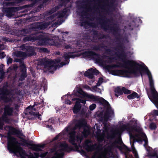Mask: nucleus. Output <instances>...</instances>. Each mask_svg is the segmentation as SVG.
I'll return each instance as SVG.
<instances>
[{"mask_svg": "<svg viewBox=\"0 0 158 158\" xmlns=\"http://www.w3.org/2000/svg\"><path fill=\"white\" fill-rule=\"evenodd\" d=\"M120 53L118 51V52L115 53V54L123 63L118 62L117 63L119 65L113 64L108 65L107 66V69L109 72H110V69L120 67L127 69L128 70L135 69L137 72L140 69V67H142L141 64L132 60H127L126 61L127 56L124 50H120Z\"/></svg>", "mask_w": 158, "mask_h": 158, "instance_id": "obj_1", "label": "nucleus"}, {"mask_svg": "<svg viewBox=\"0 0 158 158\" xmlns=\"http://www.w3.org/2000/svg\"><path fill=\"white\" fill-rule=\"evenodd\" d=\"M87 124L83 121H79L75 125L74 127L70 128L69 127H67L64 129V131H62L60 134L56 135L52 140V142L57 140H60L64 139L66 134V133L69 132V142L72 145L77 146V144L75 143V136L76 132L75 130L77 128L80 129L81 127L85 126Z\"/></svg>", "mask_w": 158, "mask_h": 158, "instance_id": "obj_2", "label": "nucleus"}, {"mask_svg": "<svg viewBox=\"0 0 158 158\" xmlns=\"http://www.w3.org/2000/svg\"><path fill=\"white\" fill-rule=\"evenodd\" d=\"M99 16L100 18L97 19L99 21V23L101 25L102 28L105 31L109 30L113 32V34L114 35L117 34L119 30V27L116 25H114L111 27L109 24L111 22L110 19L112 20L113 19L111 18L110 19L107 18L103 15H100Z\"/></svg>", "mask_w": 158, "mask_h": 158, "instance_id": "obj_3", "label": "nucleus"}, {"mask_svg": "<svg viewBox=\"0 0 158 158\" xmlns=\"http://www.w3.org/2000/svg\"><path fill=\"white\" fill-rule=\"evenodd\" d=\"M48 25L47 23H34L29 25L27 29L20 30V33L23 32L24 33L27 34L29 33L30 31H35L38 29L44 30L48 27Z\"/></svg>", "mask_w": 158, "mask_h": 158, "instance_id": "obj_4", "label": "nucleus"}, {"mask_svg": "<svg viewBox=\"0 0 158 158\" xmlns=\"http://www.w3.org/2000/svg\"><path fill=\"white\" fill-rule=\"evenodd\" d=\"M19 145L16 139L11 138L8 141V149L10 153L18 156L20 155Z\"/></svg>", "mask_w": 158, "mask_h": 158, "instance_id": "obj_5", "label": "nucleus"}, {"mask_svg": "<svg viewBox=\"0 0 158 158\" xmlns=\"http://www.w3.org/2000/svg\"><path fill=\"white\" fill-rule=\"evenodd\" d=\"M110 73L114 75L124 77H129L128 74H133L136 77L139 76V74L135 69L113 70L110 71Z\"/></svg>", "mask_w": 158, "mask_h": 158, "instance_id": "obj_6", "label": "nucleus"}, {"mask_svg": "<svg viewBox=\"0 0 158 158\" xmlns=\"http://www.w3.org/2000/svg\"><path fill=\"white\" fill-rule=\"evenodd\" d=\"M142 71L145 72L148 76L149 79L151 92V94H152L157 91L154 87V82L152 79L151 74L147 66H146L145 67H144L142 65V67H140V69L137 71V73L139 74V76L140 75L142 77H143Z\"/></svg>", "mask_w": 158, "mask_h": 158, "instance_id": "obj_7", "label": "nucleus"}, {"mask_svg": "<svg viewBox=\"0 0 158 158\" xmlns=\"http://www.w3.org/2000/svg\"><path fill=\"white\" fill-rule=\"evenodd\" d=\"M134 121L131 120L130 123H127V124H124L120 126V130L122 132L126 131L129 132V134L130 135V137L131 136L133 138H134V136L132 135L131 133L133 130H136V122L135 121V124L132 126V123L134 122Z\"/></svg>", "mask_w": 158, "mask_h": 158, "instance_id": "obj_8", "label": "nucleus"}, {"mask_svg": "<svg viewBox=\"0 0 158 158\" xmlns=\"http://www.w3.org/2000/svg\"><path fill=\"white\" fill-rule=\"evenodd\" d=\"M83 55L89 58L94 60L96 62L101 64L103 63V60L100 57V55L92 51H87L83 52Z\"/></svg>", "mask_w": 158, "mask_h": 158, "instance_id": "obj_9", "label": "nucleus"}, {"mask_svg": "<svg viewBox=\"0 0 158 158\" xmlns=\"http://www.w3.org/2000/svg\"><path fill=\"white\" fill-rule=\"evenodd\" d=\"M58 147L61 148L63 151L67 152H70L73 150V148L71 146H69L68 144L59 142L55 145L54 148H51V152H55Z\"/></svg>", "mask_w": 158, "mask_h": 158, "instance_id": "obj_10", "label": "nucleus"}, {"mask_svg": "<svg viewBox=\"0 0 158 158\" xmlns=\"http://www.w3.org/2000/svg\"><path fill=\"white\" fill-rule=\"evenodd\" d=\"M87 97L89 99H91L94 101H97L99 102L101 104L105 106H106L108 108L110 106L109 103L102 98H99L98 96H95L94 95H87Z\"/></svg>", "mask_w": 158, "mask_h": 158, "instance_id": "obj_11", "label": "nucleus"}, {"mask_svg": "<svg viewBox=\"0 0 158 158\" xmlns=\"http://www.w3.org/2000/svg\"><path fill=\"white\" fill-rule=\"evenodd\" d=\"M117 143H118L117 142V141L115 140L110 145L106 148L104 149V152H102L99 157L101 158L102 157H106L107 154L112 153L113 150L115 147L116 144H117Z\"/></svg>", "mask_w": 158, "mask_h": 158, "instance_id": "obj_12", "label": "nucleus"}, {"mask_svg": "<svg viewBox=\"0 0 158 158\" xmlns=\"http://www.w3.org/2000/svg\"><path fill=\"white\" fill-rule=\"evenodd\" d=\"M78 7L79 9H83L79 14L82 17H83L84 16H87L88 15V12H91L93 10V8L90 5L88 6L87 4H82L81 5H79Z\"/></svg>", "mask_w": 158, "mask_h": 158, "instance_id": "obj_13", "label": "nucleus"}, {"mask_svg": "<svg viewBox=\"0 0 158 158\" xmlns=\"http://www.w3.org/2000/svg\"><path fill=\"white\" fill-rule=\"evenodd\" d=\"M53 62L51 61V60L48 59L46 58L41 59L39 61V63L44 68L51 69L53 68Z\"/></svg>", "mask_w": 158, "mask_h": 158, "instance_id": "obj_14", "label": "nucleus"}, {"mask_svg": "<svg viewBox=\"0 0 158 158\" xmlns=\"http://www.w3.org/2000/svg\"><path fill=\"white\" fill-rule=\"evenodd\" d=\"M22 48L26 50L28 57H31L35 56L36 54L35 52V48L32 46H26L25 44H22L20 46V48Z\"/></svg>", "mask_w": 158, "mask_h": 158, "instance_id": "obj_15", "label": "nucleus"}, {"mask_svg": "<svg viewBox=\"0 0 158 158\" xmlns=\"http://www.w3.org/2000/svg\"><path fill=\"white\" fill-rule=\"evenodd\" d=\"M107 46L103 44H98L93 45L91 47V48L92 50L94 51L101 50L102 48H103L105 50L106 52L109 54H110V53L113 51L110 49H105V48Z\"/></svg>", "mask_w": 158, "mask_h": 158, "instance_id": "obj_16", "label": "nucleus"}, {"mask_svg": "<svg viewBox=\"0 0 158 158\" xmlns=\"http://www.w3.org/2000/svg\"><path fill=\"white\" fill-rule=\"evenodd\" d=\"M47 37L42 35H39L38 36H35V41L38 40L39 45L40 46L47 45Z\"/></svg>", "mask_w": 158, "mask_h": 158, "instance_id": "obj_17", "label": "nucleus"}, {"mask_svg": "<svg viewBox=\"0 0 158 158\" xmlns=\"http://www.w3.org/2000/svg\"><path fill=\"white\" fill-rule=\"evenodd\" d=\"M26 111L28 112L29 115L27 117L28 119L29 120H33L35 119L36 118H37L39 120H41V118L40 116L41 115L39 113V112H35L32 111V110H30L28 111Z\"/></svg>", "mask_w": 158, "mask_h": 158, "instance_id": "obj_18", "label": "nucleus"}, {"mask_svg": "<svg viewBox=\"0 0 158 158\" xmlns=\"http://www.w3.org/2000/svg\"><path fill=\"white\" fill-rule=\"evenodd\" d=\"M88 72L85 71L84 73L85 76L88 77L89 78L93 79L94 77V75H97L99 73L96 69L94 70L92 68H90L88 70Z\"/></svg>", "mask_w": 158, "mask_h": 158, "instance_id": "obj_19", "label": "nucleus"}, {"mask_svg": "<svg viewBox=\"0 0 158 158\" xmlns=\"http://www.w3.org/2000/svg\"><path fill=\"white\" fill-rule=\"evenodd\" d=\"M59 37L58 36H55L52 38L47 37V45L48 44L50 45H54L57 46L58 44L57 40L58 39Z\"/></svg>", "mask_w": 158, "mask_h": 158, "instance_id": "obj_20", "label": "nucleus"}, {"mask_svg": "<svg viewBox=\"0 0 158 158\" xmlns=\"http://www.w3.org/2000/svg\"><path fill=\"white\" fill-rule=\"evenodd\" d=\"M45 144H33V143H31L30 145V149L35 151L37 152H41L42 151V150L41 148H44L45 147Z\"/></svg>", "mask_w": 158, "mask_h": 158, "instance_id": "obj_21", "label": "nucleus"}, {"mask_svg": "<svg viewBox=\"0 0 158 158\" xmlns=\"http://www.w3.org/2000/svg\"><path fill=\"white\" fill-rule=\"evenodd\" d=\"M89 142H85L84 146V148L87 152H92L95 150L96 144H89Z\"/></svg>", "mask_w": 158, "mask_h": 158, "instance_id": "obj_22", "label": "nucleus"}, {"mask_svg": "<svg viewBox=\"0 0 158 158\" xmlns=\"http://www.w3.org/2000/svg\"><path fill=\"white\" fill-rule=\"evenodd\" d=\"M69 53L65 52L63 54V57L65 60L61 62L59 66L60 67H62L63 66L68 64L69 62Z\"/></svg>", "mask_w": 158, "mask_h": 158, "instance_id": "obj_23", "label": "nucleus"}, {"mask_svg": "<svg viewBox=\"0 0 158 158\" xmlns=\"http://www.w3.org/2000/svg\"><path fill=\"white\" fill-rule=\"evenodd\" d=\"M33 143V141L31 140H27L24 138L20 137V146L28 147L30 146L31 143Z\"/></svg>", "mask_w": 158, "mask_h": 158, "instance_id": "obj_24", "label": "nucleus"}, {"mask_svg": "<svg viewBox=\"0 0 158 158\" xmlns=\"http://www.w3.org/2000/svg\"><path fill=\"white\" fill-rule=\"evenodd\" d=\"M82 106V105L79 102H76L75 105L73 109V113L75 114H77L80 110Z\"/></svg>", "mask_w": 158, "mask_h": 158, "instance_id": "obj_25", "label": "nucleus"}, {"mask_svg": "<svg viewBox=\"0 0 158 158\" xmlns=\"http://www.w3.org/2000/svg\"><path fill=\"white\" fill-rule=\"evenodd\" d=\"M147 151L148 152V156L150 158L155 157L157 156V153L156 152H152V148L148 146L147 148H146Z\"/></svg>", "mask_w": 158, "mask_h": 158, "instance_id": "obj_26", "label": "nucleus"}, {"mask_svg": "<svg viewBox=\"0 0 158 158\" xmlns=\"http://www.w3.org/2000/svg\"><path fill=\"white\" fill-rule=\"evenodd\" d=\"M114 113V111L111 110L110 111H107L105 113V114L103 117V121L104 122H107L109 120V118L110 117V114H113Z\"/></svg>", "mask_w": 158, "mask_h": 158, "instance_id": "obj_27", "label": "nucleus"}, {"mask_svg": "<svg viewBox=\"0 0 158 158\" xmlns=\"http://www.w3.org/2000/svg\"><path fill=\"white\" fill-rule=\"evenodd\" d=\"M67 11L68 9L65 8L63 9V10L58 12L56 14L57 17L59 18L64 17L66 15Z\"/></svg>", "mask_w": 158, "mask_h": 158, "instance_id": "obj_28", "label": "nucleus"}, {"mask_svg": "<svg viewBox=\"0 0 158 158\" xmlns=\"http://www.w3.org/2000/svg\"><path fill=\"white\" fill-rule=\"evenodd\" d=\"M114 0H110V1L109 3L106 4V5L108 6L106 9H105L103 7H102V9L105 10L107 13L110 12V9L112 8L113 6L114 5Z\"/></svg>", "mask_w": 158, "mask_h": 158, "instance_id": "obj_29", "label": "nucleus"}, {"mask_svg": "<svg viewBox=\"0 0 158 158\" xmlns=\"http://www.w3.org/2000/svg\"><path fill=\"white\" fill-rule=\"evenodd\" d=\"M140 133L141 134V136L143 138V141H144L145 142L143 145L144 146L145 148H146L147 146H148V141L147 137L146 134L143 132H140Z\"/></svg>", "mask_w": 158, "mask_h": 158, "instance_id": "obj_30", "label": "nucleus"}, {"mask_svg": "<svg viewBox=\"0 0 158 158\" xmlns=\"http://www.w3.org/2000/svg\"><path fill=\"white\" fill-rule=\"evenodd\" d=\"M124 47L123 45V43L119 42L117 43V46L116 47H114L112 48L114 49L115 50L118 52V50H124L123 48Z\"/></svg>", "mask_w": 158, "mask_h": 158, "instance_id": "obj_31", "label": "nucleus"}, {"mask_svg": "<svg viewBox=\"0 0 158 158\" xmlns=\"http://www.w3.org/2000/svg\"><path fill=\"white\" fill-rule=\"evenodd\" d=\"M27 70L25 64L20 58V72L27 73Z\"/></svg>", "mask_w": 158, "mask_h": 158, "instance_id": "obj_32", "label": "nucleus"}, {"mask_svg": "<svg viewBox=\"0 0 158 158\" xmlns=\"http://www.w3.org/2000/svg\"><path fill=\"white\" fill-rule=\"evenodd\" d=\"M114 91L115 93V95L117 97L123 94L122 88L121 89L119 87L115 88Z\"/></svg>", "mask_w": 158, "mask_h": 158, "instance_id": "obj_33", "label": "nucleus"}, {"mask_svg": "<svg viewBox=\"0 0 158 158\" xmlns=\"http://www.w3.org/2000/svg\"><path fill=\"white\" fill-rule=\"evenodd\" d=\"M127 98L129 99H132L136 98H139V96L137 93L134 92L131 94L128 95Z\"/></svg>", "mask_w": 158, "mask_h": 158, "instance_id": "obj_34", "label": "nucleus"}, {"mask_svg": "<svg viewBox=\"0 0 158 158\" xmlns=\"http://www.w3.org/2000/svg\"><path fill=\"white\" fill-rule=\"evenodd\" d=\"M117 134L114 132H113L110 134L107 133L106 135V138L108 139H112L115 138Z\"/></svg>", "mask_w": 158, "mask_h": 158, "instance_id": "obj_35", "label": "nucleus"}, {"mask_svg": "<svg viewBox=\"0 0 158 158\" xmlns=\"http://www.w3.org/2000/svg\"><path fill=\"white\" fill-rule=\"evenodd\" d=\"M21 153L24 156H28L29 158H35L34 155L32 154L31 155H28L25 151H23L22 148L20 147V158L22 157Z\"/></svg>", "mask_w": 158, "mask_h": 158, "instance_id": "obj_36", "label": "nucleus"}, {"mask_svg": "<svg viewBox=\"0 0 158 158\" xmlns=\"http://www.w3.org/2000/svg\"><path fill=\"white\" fill-rule=\"evenodd\" d=\"M40 104V103L38 102H35L33 106L30 105L26 108V110L27 111H28L30 110H33L34 111H35L36 110V109L34 108V107L35 106H38Z\"/></svg>", "mask_w": 158, "mask_h": 158, "instance_id": "obj_37", "label": "nucleus"}, {"mask_svg": "<svg viewBox=\"0 0 158 158\" xmlns=\"http://www.w3.org/2000/svg\"><path fill=\"white\" fill-rule=\"evenodd\" d=\"M77 93L79 94H80L81 95H82L83 96L87 98H88V99H89V98H88V97H87V96H86L87 95H94L93 94H88L87 93H85L84 92H83V90L81 89H78V90L77 91Z\"/></svg>", "mask_w": 158, "mask_h": 158, "instance_id": "obj_38", "label": "nucleus"}, {"mask_svg": "<svg viewBox=\"0 0 158 158\" xmlns=\"http://www.w3.org/2000/svg\"><path fill=\"white\" fill-rule=\"evenodd\" d=\"M35 37L34 36H27L25 37L23 40L24 42L29 41H35Z\"/></svg>", "mask_w": 158, "mask_h": 158, "instance_id": "obj_39", "label": "nucleus"}, {"mask_svg": "<svg viewBox=\"0 0 158 158\" xmlns=\"http://www.w3.org/2000/svg\"><path fill=\"white\" fill-rule=\"evenodd\" d=\"M72 101H76V102H79V103H82L85 104L86 103V100L84 99H79L77 98H73Z\"/></svg>", "mask_w": 158, "mask_h": 158, "instance_id": "obj_40", "label": "nucleus"}, {"mask_svg": "<svg viewBox=\"0 0 158 158\" xmlns=\"http://www.w3.org/2000/svg\"><path fill=\"white\" fill-rule=\"evenodd\" d=\"M12 111V109L8 107H6L5 109V113L6 115H10Z\"/></svg>", "mask_w": 158, "mask_h": 158, "instance_id": "obj_41", "label": "nucleus"}, {"mask_svg": "<svg viewBox=\"0 0 158 158\" xmlns=\"http://www.w3.org/2000/svg\"><path fill=\"white\" fill-rule=\"evenodd\" d=\"M13 56L16 61H18L20 58V53L18 52L13 54Z\"/></svg>", "mask_w": 158, "mask_h": 158, "instance_id": "obj_42", "label": "nucleus"}, {"mask_svg": "<svg viewBox=\"0 0 158 158\" xmlns=\"http://www.w3.org/2000/svg\"><path fill=\"white\" fill-rule=\"evenodd\" d=\"M28 56L27 54L26 51L25 52L20 51V58L21 60L26 58Z\"/></svg>", "mask_w": 158, "mask_h": 158, "instance_id": "obj_43", "label": "nucleus"}, {"mask_svg": "<svg viewBox=\"0 0 158 158\" xmlns=\"http://www.w3.org/2000/svg\"><path fill=\"white\" fill-rule=\"evenodd\" d=\"M27 76V73L20 72V81L24 80Z\"/></svg>", "mask_w": 158, "mask_h": 158, "instance_id": "obj_44", "label": "nucleus"}, {"mask_svg": "<svg viewBox=\"0 0 158 158\" xmlns=\"http://www.w3.org/2000/svg\"><path fill=\"white\" fill-rule=\"evenodd\" d=\"M51 61L53 62V68L55 67V68H57V67L58 66L56 65H55V64L60 63V60L59 59H55L54 60H51Z\"/></svg>", "mask_w": 158, "mask_h": 158, "instance_id": "obj_45", "label": "nucleus"}, {"mask_svg": "<svg viewBox=\"0 0 158 158\" xmlns=\"http://www.w3.org/2000/svg\"><path fill=\"white\" fill-rule=\"evenodd\" d=\"M54 12V11L53 10L52 8L51 10H47L44 13V16H48L51 15Z\"/></svg>", "mask_w": 158, "mask_h": 158, "instance_id": "obj_46", "label": "nucleus"}, {"mask_svg": "<svg viewBox=\"0 0 158 158\" xmlns=\"http://www.w3.org/2000/svg\"><path fill=\"white\" fill-rule=\"evenodd\" d=\"M89 131L85 128L84 129L83 131L82 132V134L85 137L88 136L89 133Z\"/></svg>", "mask_w": 158, "mask_h": 158, "instance_id": "obj_47", "label": "nucleus"}, {"mask_svg": "<svg viewBox=\"0 0 158 158\" xmlns=\"http://www.w3.org/2000/svg\"><path fill=\"white\" fill-rule=\"evenodd\" d=\"M64 156V153L62 152L55 153L54 156L56 158H62Z\"/></svg>", "mask_w": 158, "mask_h": 158, "instance_id": "obj_48", "label": "nucleus"}, {"mask_svg": "<svg viewBox=\"0 0 158 158\" xmlns=\"http://www.w3.org/2000/svg\"><path fill=\"white\" fill-rule=\"evenodd\" d=\"M122 90L123 94L124 93V94H128L131 93V91L130 90L126 89L125 87H122Z\"/></svg>", "mask_w": 158, "mask_h": 158, "instance_id": "obj_49", "label": "nucleus"}, {"mask_svg": "<svg viewBox=\"0 0 158 158\" xmlns=\"http://www.w3.org/2000/svg\"><path fill=\"white\" fill-rule=\"evenodd\" d=\"M131 151L132 152L133 154H135L136 158H137V157H138V155L137 154V152L135 149V148L134 146V144L131 145Z\"/></svg>", "mask_w": 158, "mask_h": 158, "instance_id": "obj_50", "label": "nucleus"}, {"mask_svg": "<svg viewBox=\"0 0 158 158\" xmlns=\"http://www.w3.org/2000/svg\"><path fill=\"white\" fill-rule=\"evenodd\" d=\"M149 128L151 130H154L156 129L157 127L154 123H152L149 125Z\"/></svg>", "mask_w": 158, "mask_h": 158, "instance_id": "obj_51", "label": "nucleus"}, {"mask_svg": "<svg viewBox=\"0 0 158 158\" xmlns=\"http://www.w3.org/2000/svg\"><path fill=\"white\" fill-rule=\"evenodd\" d=\"M40 52H43L44 53H48L49 52V51L47 48H40Z\"/></svg>", "mask_w": 158, "mask_h": 158, "instance_id": "obj_52", "label": "nucleus"}, {"mask_svg": "<svg viewBox=\"0 0 158 158\" xmlns=\"http://www.w3.org/2000/svg\"><path fill=\"white\" fill-rule=\"evenodd\" d=\"M63 5V4L61 3L60 5H58L52 8L53 10L54 11V12H56L57 10L59 9L60 7V6H62Z\"/></svg>", "mask_w": 158, "mask_h": 158, "instance_id": "obj_53", "label": "nucleus"}, {"mask_svg": "<svg viewBox=\"0 0 158 158\" xmlns=\"http://www.w3.org/2000/svg\"><path fill=\"white\" fill-rule=\"evenodd\" d=\"M82 139L81 137L79 136H77L76 137V136H75V143H76V142H79L80 143H81Z\"/></svg>", "mask_w": 158, "mask_h": 158, "instance_id": "obj_54", "label": "nucleus"}, {"mask_svg": "<svg viewBox=\"0 0 158 158\" xmlns=\"http://www.w3.org/2000/svg\"><path fill=\"white\" fill-rule=\"evenodd\" d=\"M105 57H108V62L110 63H111L113 62V60L114 59V57H109L105 56Z\"/></svg>", "mask_w": 158, "mask_h": 158, "instance_id": "obj_55", "label": "nucleus"}, {"mask_svg": "<svg viewBox=\"0 0 158 158\" xmlns=\"http://www.w3.org/2000/svg\"><path fill=\"white\" fill-rule=\"evenodd\" d=\"M96 104H93L90 106L89 109L90 110H93L96 108Z\"/></svg>", "mask_w": 158, "mask_h": 158, "instance_id": "obj_56", "label": "nucleus"}, {"mask_svg": "<svg viewBox=\"0 0 158 158\" xmlns=\"http://www.w3.org/2000/svg\"><path fill=\"white\" fill-rule=\"evenodd\" d=\"M56 16H57L56 14L51 15L48 17V19L50 20H52L54 19Z\"/></svg>", "mask_w": 158, "mask_h": 158, "instance_id": "obj_57", "label": "nucleus"}, {"mask_svg": "<svg viewBox=\"0 0 158 158\" xmlns=\"http://www.w3.org/2000/svg\"><path fill=\"white\" fill-rule=\"evenodd\" d=\"M124 149L126 151L125 153H128L129 152H131V151L127 146L125 145L124 146Z\"/></svg>", "mask_w": 158, "mask_h": 158, "instance_id": "obj_58", "label": "nucleus"}, {"mask_svg": "<svg viewBox=\"0 0 158 158\" xmlns=\"http://www.w3.org/2000/svg\"><path fill=\"white\" fill-rule=\"evenodd\" d=\"M106 38V35H105L103 34H102L101 35H100V36H99L98 37V40H101V39H104L105 38Z\"/></svg>", "mask_w": 158, "mask_h": 158, "instance_id": "obj_59", "label": "nucleus"}, {"mask_svg": "<svg viewBox=\"0 0 158 158\" xmlns=\"http://www.w3.org/2000/svg\"><path fill=\"white\" fill-rule=\"evenodd\" d=\"M103 124L104 127L105 129H107L108 128V126L107 125V122H104V121H103Z\"/></svg>", "mask_w": 158, "mask_h": 158, "instance_id": "obj_60", "label": "nucleus"}, {"mask_svg": "<svg viewBox=\"0 0 158 158\" xmlns=\"http://www.w3.org/2000/svg\"><path fill=\"white\" fill-rule=\"evenodd\" d=\"M104 138H105V134H102L101 136V137L98 140L102 142L103 141Z\"/></svg>", "mask_w": 158, "mask_h": 158, "instance_id": "obj_61", "label": "nucleus"}, {"mask_svg": "<svg viewBox=\"0 0 158 158\" xmlns=\"http://www.w3.org/2000/svg\"><path fill=\"white\" fill-rule=\"evenodd\" d=\"M12 61V59L10 57H7V64H11Z\"/></svg>", "mask_w": 158, "mask_h": 158, "instance_id": "obj_62", "label": "nucleus"}, {"mask_svg": "<svg viewBox=\"0 0 158 158\" xmlns=\"http://www.w3.org/2000/svg\"><path fill=\"white\" fill-rule=\"evenodd\" d=\"M103 114L102 112H100L99 114H98V116L101 118L100 119L101 121H102L103 120Z\"/></svg>", "mask_w": 158, "mask_h": 158, "instance_id": "obj_63", "label": "nucleus"}, {"mask_svg": "<svg viewBox=\"0 0 158 158\" xmlns=\"http://www.w3.org/2000/svg\"><path fill=\"white\" fill-rule=\"evenodd\" d=\"M5 56V55L3 52H0V58H3Z\"/></svg>", "mask_w": 158, "mask_h": 158, "instance_id": "obj_64", "label": "nucleus"}]
</instances>
